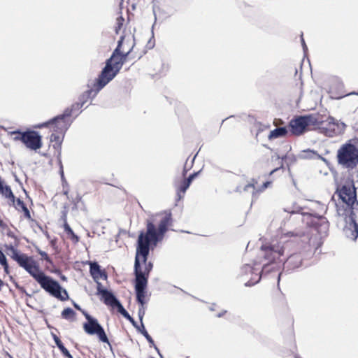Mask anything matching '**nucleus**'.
I'll use <instances>...</instances> for the list:
<instances>
[{
    "label": "nucleus",
    "instance_id": "f257e3e1",
    "mask_svg": "<svg viewBox=\"0 0 358 358\" xmlns=\"http://www.w3.org/2000/svg\"><path fill=\"white\" fill-rule=\"evenodd\" d=\"M164 213L157 229L152 220H148L146 232L141 231L138 236L134 274L135 294L140 302H143V293L147 290L149 275L153 268V263L148 262L150 250H153L163 239L169 226L172 223L171 213Z\"/></svg>",
    "mask_w": 358,
    "mask_h": 358
},
{
    "label": "nucleus",
    "instance_id": "f03ea898",
    "mask_svg": "<svg viewBox=\"0 0 358 358\" xmlns=\"http://www.w3.org/2000/svg\"><path fill=\"white\" fill-rule=\"evenodd\" d=\"M19 245L14 244L5 245L7 255L10 257L19 266L24 268L34 280L40 285L50 295L57 299L64 301L69 299L67 291L64 289L58 281L48 276L42 271L36 261L32 257L28 256L17 250Z\"/></svg>",
    "mask_w": 358,
    "mask_h": 358
},
{
    "label": "nucleus",
    "instance_id": "7ed1b4c3",
    "mask_svg": "<svg viewBox=\"0 0 358 358\" xmlns=\"http://www.w3.org/2000/svg\"><path fill=\"white\" fill-rule=\"evenodd\" d=\"M292 245V241L281 240L262 245L260 248L261 255L264 260L267 261V263L263 265L262 273L270 272V264L284 255L288 256L284 262V271L289 272L299 268L302 263V257L300 253H290Z\"/></svg>",
    "mask_w": 358,
    "mask_h": 358
},
{
    "label": "nucleus",
    "instance_id": "20e7f679",
    "mask_svg": "<svg viewBox=\"0 0 358 358\" xmlns=\"http://www.w3.org/2000/svg\"><path fill=\"white\" fill-rule=\"evenodd\" d=\"M310 124L318 126L322 132L327 136H333L336 134V122L334 118L331 117H329L326 121L320 122L313 115H301L292 120L289 127L293 135L299 136Z\"/></svg>",
    "mask_w": 358,
    "mask_h": 358
},
{
    "label": "nucleus",
    "instance_id": "39448f33",
    "mask_svg": "<svg viewBox=\"0 0 358 358\" xmlns=\"http://www.w3.org/2000/svg\"><path fill=\"white\" fill-rule=\"evenodd\" d=\"M357 211L347 207V209L339 207L336 215L345 221L343 232L345 236L352 241H356L358 238V224L356 220Z\"/></svg>",
    "mask_w": 358,
    "mask_h": 358
},
{
    "label": "nucleus",
    "instance_id": "423d86ee",
    "mask_svg": "<svg viewBox=\"0 0 358 358\" xmlns=\"http://www.w3.org/2000/svg\"><path fill=\"white\" fill-rule=\"evenodd\" d=\"M337 159L343 167L353 169L358 164V148L350 142L346 143L338 149Z\"/></svg>",
    "mask_w": 358,
    "mask_h": 358
},
{
    "label": "nucleus",
    "instance_id": "0eeeda50",
    "mask_svg": "<svg viewBox=\"0 0 358 358\" xmlns=\"http://www.w3.org/2000/svg\"><path fill=\"white\" fill-rule=\"evenodd\" d=\"M336 193L343 202L342 205L335 203L336 210L339 207H343L345 209H347V207H348L355 211L357 210L358 201L357 200L356 189L353 182L343 185L341 189H337Z\"/></svg>",
    "mask_w": 358,
    "mask_h": 358
},
{
    "label": "nucleus",
    "instance_id": "6e6552de",
    "mask_svg": "<svg viewBox=\"0 0 358 358\" xmlns=\"http://www.w3.org/2000/svg\"><path fill=\"white\" fill-rule=\"evenodd\" d=\"M134 45L127 52H122L120 55H117L113 59L110 60V66L107 68V60L106 61L105 66L102 69L101 71V74L102 76L106 78L110 82L120 72L123 64L126 62L127 57L129 55L131 52L132 51Z\"/></svg>",
    "mask_w": 358,
    "mask_h": 358
},
{
    "label": "nucleus",
    "instance_id": "1a4fd4ad",
    "mask_svg": "<svg viewBox=\"0 0 358 358\" xmlns=\"http://www.w3.org/2000/svg\"><path fill=\"white\" fill-rule=\"evenodd\" d=\"M87 322L83 323V329L89 335H96L102 343L110 345L109 340L103 327L99 323L96 318L90 315L85 310H82Z\"/></svg>",
    "mask_w": 358,
    "mask_h": 358
},
{
    "label": "nucleus",
    "instance_id": "9d476101",
    "mask_svg": "<svg viewBox=\"0 0 358 358\" xmlns=\"http://www.w3.org/2000/svg\"><path fill=\"white\" fill-rule=\"evenodd\" d=\"M109 83L110 82L108 80L102 76V75L100 73L96 78L95 83L94 84V88L89 89L80 94L78 98L79 101L85 105V103L89 99H93L97 95V94Z\"/></svg>",
    "mask_w": 358,
    "mask_h": 358
},
{
    "label": "nucleus",
    "instance_id": "9b49d317",
    "mask_svg": "<svg viewBox=\"0 0 358 358\" xmlns=\"http://www.w3.org/2000/svg\"><path fill=\"white\" fill-rule=\"evenodd\" d=\"M70 117L71 116H64L63 112L62 114L55 116L49 121L41 124L38 127H47L50 124H54L55 131L64 134L72 124V120L69 119Z\"/></svg>",
    "mask_w": 358,
    "mask_h": 358
},
{
    "label": "nucleus",
    "instance_id": "f8f14e48",
    "mask_svg": "<svg viewBox=\"0 0 358 358\" xmlns=\"http://www.w3.org/2000/svg\"><path fill=\"white\" fill-rule=\"evenodd\" d=\"M21 138L25 146L32 150H37L42 147L41 136L38 131L27 130L22 132Z\"/></svg>",
    "mask_w": 358,
    "mask_h": 358
},
{
    "label": "nucleus",
    "instance_id": "ddd939ff",
    "mask_svg": "<svg viewBox=\"0 0 358 358\" xmlns=\"http://www.w3.org/2000/svg\"><path fill=\"white\" fill-rule=\"evenodd\" d=\"M90 273L94 281L100 278L103 280L107 279L106 273L101 269L100 265L96 262L90 263Z\"/></svg>",
    "mask_w": 358,
    "mask_h": 358
},
{
    "label": "nucleus",
    "instance_id": "4468645a",
    "mask_svg": "<svg viewBox=\"0 0 358 358\" xmlns=\"http://www.w3.org/2000/svg\"><path fill=\"white\" fill-rule=\"evenodd\" d=\"M101 299L106 305L115 308V306L120 302V300L110 290L106 289L101 295Z\"/></svg>",
    "mask_w": 358,
    "mask_h": 358
},
{
    "label": "nucleus",
    "instance_id": "2eb2a0df",
    "mask_svg": "<svg viewBox=\"0 0 358 358\" xmlns=\"http://www.w3.org/2000/svg\"><path fill=\"white\" fill-rule=\"evenodd\" d=\"M306 208L305 207L300 206L296 204H294L292 206L287 207L284 208V210L285 212H287L288 213H290L292 215L293 214H301V215H308L312 216L313 213L306 211Z\"/></svg>",
    "mask_w": 358,
    "mask_h": 358
},
{
    "label": "nucleus",
    "instance_id": "dca6fc26",
    "mask_svg": "<svg viewBox=\"0 0 358 358\" xmlns=\"http://www.w3.org/2000/svg\"><path fill=\"white\" fill-rule=\"evenodd\" d=\"M0 194L8 199L12 204H15L16 198L13 194L11 188L8 185H4L2 180L0 182Z\"/></svg>",
    "mask_w": 358,
    "mask_h": 358
},
{
    "label": "nucleus",
    "instance_id": "f3484780",
    "mask_svg": "<svg viewBox=\"0 0 358 358\" xmlns=\"http://www.w3.org/2000/svg\"><path fill=\"white\" fill-rule=\"evenodd\" d=\"M288 133V129L286 127H277L275 129L271 131L268 135V139L272 140L280 137L285 136Z\"/></svg>",
    "mask_w": 358,
    "mask_h": 358
},
{
    "label": "nucleus",
    "instance_id": "a211bd4d",
    "mask_svg": "<svg viewBox=\"0 0 358 358\" xmlns=\"http://www.w3.org/2000/svg\"><path fill=\"white\" fill-rule=\"evenodd\" d=\"M13 205L15 206L16 210H20L21 209L24 213V216L27 219H31L30 212L22 200L20 198L15 199V204Z\"/></svg>",
    "mask_w": 358,
    "mask_h": 358
},
{
    "label": "nucleus",
    "instance_id": "6ab92c4d",
    "mask_svg": "<svg viewBox=\"0 0 358 358\" xmlns=\"http://www.w3.org/2000/svg\"><path fill=\"white\" fill-rule=\"evenodd\" d=\"M53 340L62 353L67 358H73L69 351L65 348L60 338L55 334H52Z\"/></svg>",
    "mask_w": 358,
    "mask_h": 358
},
{
    "label": "nucleus",
    "instance_id": "aec40b11",
    "mask_svg": "<svg viewBox=\"0 0 358 358\" xmlns=\"http://www.w3.org/2000/svg\"><path fill=\"white\" fill-rule=\"evenodd\" d=\"M124 39V36H120V38L117 42V45L116 48L113 50L110 57L107 59V64H108L107 68H108L109 66L110 65V60L113 59L117 55H120L121 53V47L122 45Z\"/></svg>",
    "mask_w": 358,
    "mask_h": 358
},
{
    "label": "nucleus",
    "instance_id": "412c9836",
    "mask_svg": "<svg viewBox=\"0 0 358 358\" xmlns=\"http://www.w3.org/2000/svg\"><path fill=\"white\" fill-rule=\"evenodd\" d=\"M146 292H147V290H145V292L143 293V302H140L138 300L137 295L136 294V301L140 305V307H139L138 310V315L139 320L141 322V324L142 323H143V317L145 315L144 305L145 304V298Z\"/></svg>",
    "mask_w": 358,
    "mask_h": 358
},
{
    "label": "nucleus",
    "instance_id": "4be33fe9",
    "mask_svg": "<svg viewBox=\"0 0 358 358\" xmlns=\"http://www.w3.org/2000/svg\"><path fill=\"white\" fill-rule=\"evenodd\" d=\"M256 183H257V181L255 179H252V182L248 183V185H245V187L243 189V191H244V192H252V201L257 199V196L256 194V187L255 186V185Z\"/></svg>",
    "mask_w": 358,
    "mask_h": 358
},
{
    "label": "nucleus",
    "instance_id": "5701e85b",
    "mask_svg": "<svg viewBox=\"0 0 358 358\" xmlns=\"http://www.w3.org/2000/svg\"><path fill=\"white\" fill-rule=\"evenodd\" d=\"M64 231L70 236L71 239L74 243H78L79 241V237L73 232L69 224L67 223L66 219L64 218Z\"/></svg>",
    "mask_w": 358,
    "mask_h": 358
},
{
    "label": "nucleus",
    "instance_id": "b1692460",
    "mask_svg": "<svg viewBox=\"0 0 358 358\" xmlns=\"http://www.w3.org/2000/svg\"><path fill=\"white\" fill-rule=\"evenodd\" d=\"M83 106L84 105L83 103H81L80 101H78L72 104L70 107L65 108V110H64V115L71 116V115L75 110L80 109L82 107H83Z\"/></svg>",
    "mask_w": 358,
    "mask_h": 358
},
{
    "label": "nucleus",
    "instance_id": "393cba45",
    "mask_svg": "<svg viewBox=\"0 0 358 358\" xmlns=\"http://www.w3.org/2000/svg\"><path fill=\"white\" fill-rule=\"evenodd\" d=\"M138 331L141 332V334L146 338V340L150 345H154V341L148 333L147 330L144 327L143 323L141 324V329H138Z\"/></svg>",
    "mask_w": 358,
    "mask_h": 358
},
{
    "label": "nucleus",
    "instance_id": "a878e982",
    "mask_svg": "<svg viewBox=\"0 0 358 358\" xmlns=\"http://www.w3.org/2000/svg\"><path fill=\"white\" fill-rule=\"evenodd\" d=\"M75 315L76 313L71 308H64L61 313L62 318L66 320H69L71 317H73Z\"/></svg>",
    "mask_w": 358,
    "mask_h": 358
},
{
    "label": "nucleus",
    "instance_id": "bb28decb",
    "mask_svg": "<svg viewBox=\"0 0 358 358\" xmlns=\"http://www.w3.org/2000/svg\"><path fill=\"white\" fill-rule=\"evenodd\" d=\"M115 308H116L117 312L120 313L124 318L127 319L130 316L120 301L115 306Z\"/></svg>",
    "mask_w": 358,
    "mask_h": 358
},
{
    "label": "nucleus",
    "instance_id": "cd10ccee",
    "mask_svg": "<svg viewBox=\"0 0 358 358\" xmlns=\"http://www.w3.org/2000/svg\"><path fill=\"white\" fill-rule=\"evenodd\" d=\"M189 182H188L185 178L181 182L180 185L177 187V189L182 192V194H185L187 189L190 186Z\"/></svg>",
    "mask_w": 358,
    "mask_h": 358
},
{
    "label": "nucleus",
    "instance_id": "c85d7f7f",
    "mask_svg": "<svg viewBox=\"0 0 358 358\" xmlns=\"http://www.w3.org/2000/svg\"><path fill=\"white\" fill-rule=\"evenodd\" d=\"M304 155L303 156L305 158H321L322 159L324 160V159L322 157H320L317 152L308 150L306 151H303Z\"/></svg>",
    "mask_w": 358,
    "mask_h": 358
},
{
    "label": "nucleus",
    "instance_id": "c756f323",
    "mask_svg": "<svg viewBox=\"0 0 358 358\" xmlns=\"http://www.w3.org/2000/svg\"><path fill=\"white\" fill-rule=\"evenodd\" d=\"M124 21V19L122 16H120L117 18L116 26H115V29L116 34L119 33V31L121 29V28L123 25Z\"/></svg>",
    "mask_w": 358,
    "mask_h": 358
},
{
    "label": "nucleus",
    "instance_id": "7c9ffc66",
    "mask_svg": "<svg viewBox=\"0 0 358 358\" xmlns=\"http://www.w3.org/2000/svg\"><path fill=\"white\" fill-rule=\"evenodd\" d=\"M97 287H96V294L101 296L107 289L103 287L102 284L99 282V280L96 281Z\"/></svg>",
    "mask_w": 358,
    "mask_h": 358
},
{
    "label": "nucleus",
    "instance_id": "2f4dec72",
    "mask_svg": "<svg viewBox=\"0 0 358 358\" xmlns=\"http://www.w3.org/2000/svg\"><path fill=\"white\" fill-rule=\"evenodd\" d=\"M271 185V182L269 181H266L265 182L263 183V185L261 186V187L259 189H256V194H257V196H258V194L263 192L264 190H265L269 185Z\"/></svg>",
    "mask_w": 358,
    "mask_h": 358
},
{
    "label": "nucleus",
    "instance_id": "473e14b6",
    "mask_svg": "<svg viewBox=\"0 0 358 358\" xmlns=\"http://www.w3.org/2000/svg\"><path fill=\"white\" fill-rule=\"evenodd\" d=\"M6 234L8 237H10L14 239L15 242H16V245H19L20 240L11 230L8 229Z\"/></svg>",
    "mask_w": 358,
    "mask_h": 358
},
{
    "label": "nucleus",
    "instance_id": "72a5a7b5",
    "mask_svg": "<svg viewBox=\"0 0 358 358\" xmlns=\"http://www.w3.org/2000/svg\"><path fill=\"white\" fill-rule=\"evenodd\" d=\"M50 141L52 142L55 141V142L58 143L59 145H61V143H62V141L60 139V137L57 134H52L50 136Z\"/></svg>",
    "mask_w": 358,
    "mask_h": 358
},
{
    "label": "nucleus",
    "instance_id": "f704fd0d",
    "mask_svg": "<svg viewBox=\"0 0 358 358\" xmlns=\"http://www.w3.org/2000/svg\"><path fill=\"white\" fill-rule=\"evenodd\" d=\"M8 263L7 258L3 252L0 249V264L3 265Z\"/></svg>",
    "mask_w": 358,
    "mask_h": 358
},
{
    "label": "nucleus",
    "instance_id": "c9c22d12",
    "mask_svg": "<svg viewBox=\"0 0 358 358\" xmlns=\"http://www.w3.org/2000/svg\"><path fill=\"white\" fill-rule=\"evenodd\" d=\"M201 171H199L197 172H194L192 174H190L187 178H185L189 183L191 184L193 180L199 174Z\"/></svg>",
    "mask_w": 358,
    "mask_h": 358
},
{
    "label": "nucleus",
    "instance_id": "e433bc0d",
    "mask_svg": "<svg viewBox=\"0 0 358 358\" xmlns=\"http://www.w3.org/2000/svg\"><path fill=\"white\" fill-rule=\"evenodd\" d=\"M39 255L43 258L47 262L52 263V260L48 257V254L44 251H40Z\"/></svg>",
    "mask_w": 358,
    "mask_h": 358
},
{
    "label": "nucleus",
    "instance_id": "4c0bfd02",
    "mask_svg": "<svg viewBox=\"0 0 358 358\" xmlns=\"http://www.w3.org/2000/svg\"><path fill=\"white\" fill-rule=\"evenodd\" d=\"M131 324L138 331L139 329H141V326H138L137 322L134 320V319L130 315L129 318H127Z\"/></svg>",
    "mask_w": 358,
    "mask_h": 358
},
{
    "label": "nucleus",
    "instance_id": "58836bf2",
    "mask_svg": "<svg viewBox=\"0 0 358 358\" xmlns=\"http://www.w3.org/2000/svg\"><path fill=\"white\" fill-rule=\"evenodd\" d=\"M301 45L303 47V52H306V50H308V48H307V45L305 43L303 38V35L301 36Z\"/></svg>",
    "mask_w": 358,
    "mask_h": 358
},
{
    "label": "nucleus",
    "instance_id": "ea45409f",
    "mask_svg": "<svg viewBox=\"0 0 358 358\" xmlns=\"http://www.w3.org/2000/svg\"><path fill=\"white\" fill-rule=\"evenodd\" d=\"M151 346H152L155 350L157 352L159 356L160 357V358H164L163 355L161 354L159 348H157V346L154 343V345H150Z\"/></svg>",
    "mask_w": 358,
    "mask_h": 358
},
{
    "label": "nucleus",
    "instance_id": "a19ab883",
    "mask_svg": "<svg viewBox=\"0 0 358 358\" xmlns=\"http://www.w3.org/2000/svg\"><path fill=\"white\" fill-rule=\"evenodd\" d=\"M1 266L3 267L4 272L6 274H8L9 273V266H8V264L6 263V264L1 265Z\"/></svg>",
    "mask_w": 358,
    "mask_h": 358
},
{
    "label": "nucleus",
    "instance_id": "79ce46f5",
    "mask_svg": "<svg viewBox=\"0 0 358 358\" xmlns=\"http://www.w3.org/2000/svg\"><path fill=\"white\" fill-rule=\"evenodd\" d=\"M21 292L24 293L27 296L31 297V295L26 292V289L23 287H20L18 289Z\"/></svg>",
    "mask_w": 358,
    "mask_h": 358
},
{
    "label": "nucleus",
    "instance_id": "37998d69",
    "mask_svg": "<svg viewBox=\"0 0 358 358\" xmlns=\"http://www.w3.org/2000/svg\"><path fill=\"white\" fill-rule=\"evenodd\" d=\"M184 194H182V192L179 191L178 189H177V197H178V200H180L182 199Z\"/></svg>",
    "mask_w": 358,
    "mask_h": 358
},
{
    "label": "nucleus",
    "instance_id": "c03bdc74",
    "mask_svg": "<svg viewBox=\"0 0 358 358\" xmlns=\"http://www.w3.org/2000/svg\"><path fill=\"white\" fill-rule=\"evenodd\" d=\"M22 131L20 134H17V136H16L15 138H14V140L15 141H20L22 142V138H21L22 137Z\"/></svg>",
    "mask_w": 358,
    "mask_h": 358
},
{
    "label": "nucleus",
    "instance_id": "a18cd8bd",
    "mask_svg": "<svg viewBox=\"0 0 358 358\" xmlns=\"http://www.w3.org/2000/svg\"><path fill=\"white\" fill-rule=\"evenodd\" d=\"M82 197L80 195H77L75 199V204L78 205L80 201H81Z\"/></svg>",
    "mask_w": 358,
    "mask_h": 358
},
{
    "label": "nucleus",
    "instance_id": "49530a36",
    "mask_svg": "<svg viewBox=\"0 0 358 358\" xmlns=\"http://www.w3.org/2000/svg\"><path fill=\"white\" fill-rule=\"evenodd\" d=\"M73 306H74V308H75L76 309H77V310H80V311H81V312H82V310H83L80 308V306L78 303H76V302H73Z\"/></svg>",
    "mask_w": 358,
    "mask_h": 358
},
{
    "label": "nucleus",
    "instance_id": "de8ad7c7",
    "mask_svg": "<svg viewBox=\"0 0 358 358\" xmlns=\"http://www.w3.org/2000/svg\"><path fill=\"white\" fill-rule=\"evenodd\" d=\"M10 280H11V281H13V283H14V285H15V287H16L17 289H19V287H21V286H20V285H18V283H17V282H15V281L13 280V278L12 276H10Z\"/></svg>",
    "mask_w": 358,
    "mask_h": 358
},
{
    "label": "nucleus",
    "instance_id": "09e8293b",
    "mask_svg": "<svg viewBox=\"0 0 358 358\" xmlns=\"http://www.w3.org/2000/svg\"><path fill=\"white\" fill-rule=\"evenodd\" d=\"M0 227L5 229L7 228V225L0 219Z\"/></svg>",
    "mask_w": 358,
    "mask_h": 358
},
{
    "label": "nucleus",
    "instance_id": "8fccbe9b",
    "mask_svg": "<svg viewBox=\"0 0 358 358\" xmlns=\"http://www.w3.org/2000/svg\"><path fill=\"white\" fill-rule=\"evenodd\" d=\"M22 131L19 129H17V130H15L11 132V134H20Z\"/></svg>",
    "mask_w": 358,
    "mask_h": 358
},
{
    "label": "nucleus",
    "instance_id": "3c124183",
    "mask_svg": "<svg viewBox=\"0 0 358 358\" xmlns=\"http://www.w3.org/2000/svg\"><path fill=\"white\" fill-rule=\"evenodd\" d=\"M226 312H227V311H226V310H224V311H223V312H222V313H218V314H217V317H221L222 316H223V315H224V314Z\"/></svg>",
    "mask_w": 358,
    "mask_h": 358
},
{
    "label": "nucleus",
    "instance_id": "603ef678",
    "mask_svg": "<svg viewBox=\"0 0 358 358\" xmlns=\"http://www.w3.org/2000/svg\"><path fill=\"white\" fill-rule=\"evenodd\" d=\"M61 279L63 281H66L67 280V278L65 275H61Z\"/></svg>",
    "mask_w": 358,
    "mask_h": 358
},
{
    "label": "nucleus",
    "instance_id": "864d4df0",
    "mask_svg": "<svg viewBox=\"0 0 358 358\" xmlns=\"http://www.w3.org/2000/svg\"><path fill=\"white\" fill-rule=\"evenodd\" d=\"M353 177L358 180V171L355 172V176H353Z\"/></svg>",
    "mask_w": 358,
    "mask_h": 358
},
{
    "label": "nucleus",
    "instance_id": "5fc2aeb1",
    "mask_svg": "<svg viewBox=\"0 0 358 358\" xmlns=\"http://www.w3.org/2000/svg\"><path fill=\"white\" fill-rule=\"evenodd\" d=\"M236 192H242V189H241V187H236Z\"/></svg>",
    "mask_w": 358,
    "mask_h": 358
},
{
    "label": "nucleus",
    "instance_id": "6e6d98bb",
    "mask_svg": "<svg viewBox=\"0 0 358 358\" xmlns=\"http://www.w3.org/2000/svg\"><path fill=\"white\" fill-rule=\"evenodd\" d=\"M3 285V280L0 278V291L1 290V287Z\"/></svg>",
    "mask_w": 358,
    "mask_h": 358
},
{
    "label": "nucleus",
    "instance_id": "4d7b16f0",
    "mask_svg": "<svg viewBox=\"0 0 358 358\" xmlns=\"http://www.w3.org/2000/svg\"><path fill=\"white\" fill-rule=\"evenodd\" d=\"M281 275H282V273H280L278 274V284H279V282H280V277H281Z\"/></svg>",
    "mask_w": 358,
    "mask_h": 358
},
{
    "label": "nucleus",
    "instance_id": "13d9d810",
    "mask_svg": "<svg viewBox=\"0 0 358 358\" xmlns=\"http://www.w3.org/2000/svg\"><path fill=\"white\" fill-rule=\"evenodd\" d=\"M245 286H251L252 284L248 281L245 284Z\"/></svg>",
    "mask_w": 358,
    "mask_h": 358
},
{
    "label": "nucleus",
    "instance_id": "bf43d9fd",
    "mask_svg": "<svg viewBox=\"0 0 358 358\" xmlns=\"http://www.w3.org/2000/svg\"><path fill=\"white\" fill-rule=\"evenodd\" d=\"M187 171L185 169L183 170L182 175L185 176L186 175Z\"/></svg>",
    "mask_w": 358,
    "mask_h": 358
},
{
    "label": "nucleus",
    "instance_id": "052dcab7",
    "mask_svg": "<svg viewBox=\"0 0 358 358\" xmlns=\"http://www.w3.org/2000/svg\"><path fill=\"white\" fill-rule=\"evenodd\" d=\"M341 124H342V126H343V128H345L346 125H345V123L342 122V123H341Z\"/></svg>",
    "mask_w": 358,
    "mask_h": 358
},
{
    "label": "nucleus",
    "instance_id": "680f3d73",
    "mask_svg": "<svg viewBox=\"0 0 358 358\" xmlns=\"http://www.w3.org/2000/svg\"><path fill=\"white\" fill-rule=\"evenodd\" d=\"M40 251H42V250H40L39 248H37V252H38V254H39V252H40Z\"/></svg>",
    "mask_w": 358,
    "mask_h": 358
},
{
    "label": "nucleus",
    "instance_id": "e2e57ef3",
    "mask_svg": "<svg viewBox=\"0 0 358 358\" xmlns=\"http://www.w3.org/2000/svg\"><path fill=\"white\" fill-rule=\"evenodd\" d=\"M210 310H212V311H213V310H214L213 307H210Z\"/></svg>",
    "mask_w": 358,
    "mask_h": 358
},
{
    "label": "nucleus",
    "instance_id": "0e129e2a",
    "mask_svg": "<svg viewBox=\"0 0 358 358\" xmlns=\"http://www.w3.org/2000/svg\"><path fill=\"white\" fill-rule=\"evenodd\" d=\"M289 234H291V236H294V233L293 232H289Z\"/></svg>",
    "mask_w": 358,
    "mask_h": 358
},
{
    "label": "nucleus",
    "instance_id": "69168bd1",
    "mask_svg": "<svg viewBox=\"0 0 358 358\" xmlns=\"http://www.w3.org/2000/svg\"><path fill=\"white\" fill-rule=\"evenodd\" d=\"M352 94H358V92H357V93H356V92H352Z\"/></svg>",
    "mask_w": 358,
    "mask_h": 358
},
{
    "label": "nucleus",
    "instance_id": "338daca9",
    "mask_svg": "<svg viewBox=\"0 0 358 358\" xmlns=\"http://www.w3.org/2000/svg\"><path fill=\"white\" fill-rule=\"evenodd\" d=\"M275 171V170H273V171H271V173H273Z\"/></svg>",
    "mask_w": 358,
    "mask_h": 358
}]
</instances>
